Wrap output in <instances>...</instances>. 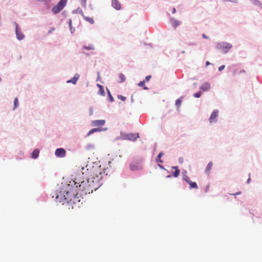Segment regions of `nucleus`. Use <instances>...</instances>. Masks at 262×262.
I'll list each match as a JSON object with an SVG mask.
<instances>
[{
    "label": "nucleus",
    "mask_w": 262,
    "mask_h": 262,
    "mask_svg": "<svg viewBox=\"0 0 262 262\" xmlns=\"http://www.w3.org/2000/svg\"><path fill=\"white\" fill-rule=\"evenodd\" d=\"M79 185V190H83L85 189V186L86 183L84 181L81 182L77 181L70 182V184H64L62 185L56 192V196H66V195H73L74 196H78L79 193L77 192L78 189V185Z\"/></svg>",
    "instance_id": "nucleus-1"
},
{
    "label": "nucleus",
    "mask_w": 262,
    "mask_h": 262,
    "mask_svg": "<svg viewBox=\"0 0 262 262\" xmlns=\"http://www.w3.org/2000/svg\"><path fill=\"white\" fill-rule=\"evenodd\" d=\"M232 47L231 44L225 42L219 43L216 46V49L221 50L224 53H227Z\"/></svg>",
    "instance_id": "nucleus-2"
},
{
    "label": "nucleus",
    "mask_w": 262,
    "mask_h": 262,
    "mask_svg": "<svg viewBox=\"0 0 262 262\" xmlns=\"http://www.w3.org/2000/svg\"><path fill=\"white\" fill-rule=\"evenodd\" d=\"M67 1L68 0H60L57 5L53 7L52 12L54 14L59 13L65 7Z\"/></svg>",
    "instance_id": "nucleus-3"
},
{
    "label": "nucleus",
    "mask_w": 262,
    "mask_h": 262,
    "mask_svg": "<svg viewBox=\"0 0 262 262\" xmlns=\"http://www.w3.org/2000/svg\"><path fill=\"white\" fill-rule=\"evenodd\" d=\"M139 137V134H125L121 133V138L123 140L135 141Z\"/></svg>",
    "instance_id": "nucleus-4"
},
{
    "label": "nucleus",
    "mask_w": 262,
    "mask_h": 262,
    "mask_svg": "<svg viewBox=\"0 0 262 262\" xmlns=\"http://www.w3.org/2000/svg\"><path fill=\"white\" fill-rule=\"evenodd\" d=\"M101 173H100V176H96V177H94L93 176V177L92 178H89L87 180V182L88 183H90L89 185H91V182L92 183H94L95 182H98L99 184H98V185L99 186H100L101 184H100V179L102 178V177H101Z\"/></svg>",
    "instance_id": "nucleus-5"
},
{
    "label": "nucleus",
    "mask_w": 262,
    "mask_h": 262,
    "mask_svg": "<svg viewBox=\"0 0 262 262\" xmlns=\"http://www.w3.org/2000/svg\"><path fill=\"white\" fill-rule=\"evenodd\" d=\"M14 24L15 26V33L17 38L18 40L23 39L25 37L24 35L21 32L20 28L18 27V24L16 22H14Z\"/></svg>",
    "instance_id": "nucleus-6"
},
{
    "label": "nucleus",
    "mask_w": 262,
    "mask_h": 262,
    "mask_svg": "<svg viewBox=\"0 0 262 262\" xmlns=\"http://www.w3.org/2000/svg\"><path fill=\"white\" fill-rule=\"evenodd\" d=\"M66 154V150L62 148L56 149L55 155L57 157L63 158L65 157Z\"/></svg>",
    "instance_id": "nucleus-7"
},
{
    "label": "nucleus",
    "mask_w": 262,
    "mask_h": 262,
    "mask_svg": "<svg viewBox=\"0 0 262 262\" xmlns=\"http://www.w3.org/2000/svg\"><path fill=\"white\" fill-rule=\"evenodd\" d=\"M105 121L104 120H96L92 122V125L93 126H101L105 124Z\"/></svg>",
    "instance_id": "nucleus-8"
},
{
    "label": "nucleus",
    "mask_w": 262,
    "mask_h": 262,
    "mask_svg": "<svg viewBox=\"0 0 262 262\" xmlns=\"http://www.w3.org/2000/svg\"><path fill=\"white\" fill-rule=\"evenodd\" d=\"M218 116V111L217 110H214L212 113L210 118L209 121L210 123L216 122V118Z\"/></svg>",
    "instance_id": "nucleus-9"
},
{
    "label": "nucleus",
    "mask_w": 262,
    "mask_h": 262,
    "mask_svg": "<svg viewBox=\"0 0 262 262\" xmlns=\"http://www.w3.org/2000/svg\"><path fill=\"white\" fill-rule=\"evenodd\" d=\"M112 5L116 10H119L121 9V6L118 0H112Z\"/></svg>",
    "instance_id": "nucleus-10"
},
{
    "label": "nucleus",
    "mask_w": 262,
    "mask_h": 262,
    "mask_svg": "<svg viewBox=\"0 0 262 262\" xmlns=\"http://www.w3.org/2000/svg\"><path fill=\"white\" fill-rule=\"evenodd\" d=\"M107 129V128H93L91 130H90L88 134H87V136H90L91 135H92V134H93L95 132H101V131H105V130H106Z\"/></svg>",
    "instance_id": "nucleus-11"
},
{
    "label": "nucleus",
    "mask_w": 262,
    "mask_h": 262,
    "mask_svg": "<svg viewBox=\"0 0 262 262\" xmlns=\"http://www.w3.org/2000/svg\"><path fill=\"white\" fill-rule=\"evenodd\" d=\"M79 75L78 74H76L74 77H73L71 79L67 81L68 83H72L74 84H76L77 81L79 78Z\"/></svg>",
    "instance_id": "nucleus-12"
},
{
    "label": "nucleus",
    "mask_w": 262,
    "mask_h": 262,
    "mask_svg": "<svg viewBox=\"0 0 262 262\" xmlns=\"http://www.w3.org/2000/svg\"><path fill=\"white\" fill-rule=\"evenodd\" d=\"M39 150L37 148L35 149L32 153L31 158L33 159H37L39 156Z\"/></svg>",
    "instance_id": "nucleus-13"
},
{
    "label": "nucleus",
    "mask_w": 262,
    "mask_h": 262,
    "mask_svg": "<svg viewBox=\"0 0 262 262\" xmlns=\"http://www.w3.org/2000/svg\"><path fill=\"white\" fill-rule=\"evenodd\" d=\"M210 86L209 83L206 82L204 84H203L201 87L200 89L203 90L204 91H207L209 89Z\"/></svg>",
    "instance_id": "nucleus-14"
},
{
    "label": "nucleus",
    "mask_w": 262,
    "mask_h": 262,
    "mask_svg": "<svg viewBox=\"0 0 262 262\" xmlns=\"http://www.w3.org/2000/svg\"><path fill=\"white\" fill-rule=\"evenodd\" d=\"M171 24L173 26V27L176 28L177 27H178L180 25V23L178 20L175 19L173 18H170Z\"/></svg>",
    "instance_id": "nucleus-15"
},
{
    "label": "nucleus",
    "mask_w": 262,
    "mask_h": 262,
    "mask_svg": "<svg viewBox=\"0 0 262 262\" xmlns=\"http://www.w3.org/2000/svg\"><path fill=\"white\" fill-rule=\"evenodd\" d=\"M56 202L62 203V204H64V203L65 202H68L67 198H58V197H57V198H56Z\"/></svg>",
    "instance_id": "nucleus-16"
},
{
    "label": "nucleus",
    "mask_w": 262,
    "mask_h": 262,
    "mask_svg": "<svg viewBox=\"0 0 262 262\" xmlns=\"http://www.w3.org/2000/svg\"><path fill=\"white\" fill-rule=\"evenodd\" d=\"M164 155V153L161 151V152H160L159 154V155H158V156L156 158V161L158 163H163V161L162 160H161V158Z\"/></svg>",
    "instance_id": "nucleus-17"
},
{
    "label": "nucleus",
    "mask_w": 262,
    "mask_h": 262,
    "mask_svg": "<svg viewBox=\"0 0 262 262\" xmlns=\"http://www.w3.org/2000/svg\"><path fill=\"white\" fill-rule=\"evenodd\" d=\"M172 168L175 169V171L173 172V176L177 178L180 174V170L178 169V167L173 166Z\"/></svg>",
    "instance_id": "nucleus-18"
},
{
    "label": "nucleus",
    "mask_w": 262,
    "mask_h": 262,
    "mask_svg": "<svg viewBox=\"0 0 262 262\" xmlns=\"http://www.w3.org/2000/svg\"><path fill=\"white\" fill-rule=\"evenodd\" d=\"M130 168L131 170L134 171L139 169V165L134 163H131L130 165Z\"/></svg>",
    "instance_id": "nucleus-19"
},
{
    "label": "nucleus",
    "mask_w": 262,
    "mask_h": 262,
    "mask_svg": "<svg viewBox=\"0 0 262 262\" xmlns=\"http://www.w3.org/2000/svg\"><path fill=\"white\" fill-rule=\"evenodd\" d=\"M83 49L87 50H94L95 48L93 45H89L88 46H84Z\"/></svg>",
    "instance_id": "nucleus-20"
},
{
    "label": "nucleus",
    "mask_w": 262,
    "mask_h": 262,
    "mask_svg": "<svg viewBox=\"0 0 262 262\" xmlns=\"http://www.w3.org/2000/svg\"><path fill=\"white\" fill-rule=\"evenodd\" d=\"M107 95H108V99H109L110 101L111 102H114V99L113 97L112 96V95H111L110 91L107 89Z\"/></svg>",
    "instance_id": "nucleus-21"
},
{
    "label": "nucleus",
    "mask_w": 262,
    "mask_h": 262,
    "mask_svg": "<svg viewBox=\"0 0 262 262\" xmlns=\"http://www.w3.org/2000/svg\"><path fill=\"white\" fill-rule=\"evenodd\" d=\"M83 17L86 21L89 22L91 24H93L94 23V21L92 18L87 16H83Z\"/></svg>",
    "instance_id": "nucleus-22"
},
{
    "label": "nucleus",
    "mask_w": 262,
    "mask_h": 262,
    "mask_svg": "<svg viewBox=\"0 0 262 262\" xmlns=\"http://www.w3.org/2000/svg\"><path fill=\"white\" fill-rule=\"evenodd\" d=\"M182 98V97H181V98L178 99L176 100V106L178 107V108H179L181 104V103H182V100H181V98Z\"/></svg>",
    "instance_id": "nucleus-23"
},
{
    "label": "nucleus",
    "mask_w": 262,
    "mask_h": 262,
    "mask_svg": "<svg viewBox=\"0 0 262 262\" xmlns=\"http://www.w3.org/2000/svg\"><path fill=\"white\" fill-rule=\"evenodd\" d=\"M98 93L99 94H100V95H101V96H104L105 95V92H104V90L103 86H101L100 88V89L98 90Z\"/></svg>",
    "instance_id": "nucleus-24"
},
{
    "label": "nucleus",
    "mask_w": 262,
    "mask_h": 262,
    "mask_svg": "<svg viewBox=\"0 0 262 262\" xmlns=\"http://www.w3.org/2000/svg\"><path fill=\"white\" fill-rule=\"evenodd\" d=\"M212 165H213V163L212 162H209V163L208 164L207 167H206V172L210 171V170L212 168Z\"/></svg>",
    "instance_id": "nucleus-25"
},
{
    "label": "nucleus",
    "mask_w": 262,
    "mask_h": 262,
    "mask_svg": "<svg viewBox=\"0 0 262 262\" xmlns=\"http://www.w3.org/2000/svg\"><path fill=\"white\" fill-rule=\"evenodd\" d=\"M119 77L120 79V82H123L125 80V77L122 73H120Z\"/></svg>",
    "instance_id": "nucleus-26"
},
{
    "label": "nucleus",
    "mask_w": 262,
    "mask_h": 262,
    "mask_svg": "<svg viewBox=\"0 0 262 262\" xmlns=\"http://www.w3.org/2000/svg\"><path fill=\"white\" fill-rule=\"evenodd\" d=\"M251 1H252V3L255 5L258 6H260L262 5L260 2L258 0H251Z\"/></svg>",
    "instance_id": "nucleus-27"
},
{
    "label": "nucleus",
    "mask_w": 262,
    "mask_h": 262,
    "mask_svg": "<svg viewBox=\"0 0 262 262\" xmlns=\"http://www.w3.org/2000/svg\"><path fill=\"white\" fill-rule=\"evenodd\" d=\"M190 186V188H198V186L196 183L192 182L191 181H190V183L189 184Z\"/></svg>",
    "instance_id": "nucleus-28"
},
{
    "label": "nucleus",
    "mask_w": 262,
    "mask_h": 262,
    "mask_svg": "<svg viewBox=\"0 0 262 262\" xmlns=\"http://www.w3.org/2000/svg\"><path fill=\"white\" fill-rule=\"evenodd\" d=\"M144 85H145V81H140L138 83V85L139 86H143V89H144V90H148V88L146 86H145Z\"/></svg>",
    "instance_id": "nucleus-29"
},
{
    "label": "nucleus",
    "mask_w": 262,
    "mask_h": 262,
    "mask_svg": "<svg viewBox=\"0 0 262 262\" xmlns=\"http://www.w3.org/2000/svg\"><path fill=\"white\" fill-rule=\"evenodd\" d=\"M14 109H15L18 105V100L17 98H15L14 99Z\"/></svg>",
    "instance_id": "nucleus-30"
},
{
    "label": "nucleus",
    "mask_w": 262,
    "mask_h": 262,
    "mask_svg": "<svg viewBox=\"0 0 262 262\" xmlns=\"http://www.w3.org/2000/svg\"><path fill=\"white\" fill-rule=\"evenodd\" d=\"M202 94V92H198L197 93H195L193 94V96L196 98H199L201 97V95Z\"/></svg>",
    "instance_id": "nucleus-31"
},
{
    "label": "nucleus",
    "mask_w": 262,
    "mask_h": 262,
    "mask_svg": "<svg viewBox=\"0 0 262 262\" xmlns=\"http://www.w3.org/2000/svg\"><path fill=\"white\" fill-rule=\"evenodd\" d=\"M184 180L185 181H186L188 184H189L190 183V181H191L189 179V178L186 175H184V178H183Z\"/></svg>",
    "instance_id": "nucleus-32"
},
{
    "label": "nucleus",
    "mask_w": 262,
    "mask_h": 262,
    "mask_svg": "<svg viewBox=\"0 0 262 262\" xmlns=\"http://www.w3.org/2000/svg\"><path fill=\"white\" fill-rule=\"evenodd\" d=\"M81 5L83 7H85L86 0H80Z\"/></svg>",
    "instance_id": "nucleus-33"
},
{
    "label": "nucleus",
    "mask_w": 262,
    "mask_h": 262,
    "mask_svg": "<svg viewBox=\"0 0 262 262\" xmlns=\"http://www.w3.org/2000/svg\"><path fill=\"white\" fill-rule=\"evenodd\" d=\"M118 99H121L122 101H125L126 100V97L122 95H118Z\"/></svg>",
    "instance_id": "nucleus-34"
},
{
    "label": "nucleus",
    "mask_w": 262,
    "mask_h": 262,
    "mask_svg": "<svg viewBox=\"0 0 262 262\" xmlns=\"http://www.w3.org/2000/svg\"><path fill=\"white\" fill-rule=\"evenodd\" d=\"M224 2H230L233 3H236L237 2L236 0H223Z\"/></svg>",
    "instance_id": "nucleus-35"
},
{
    "label": "nucleus",
    "mask_w": 262,
    "mask_h": 262,
    "mask_svg": "<svg viewBox=\"0 0 262 262\" xmlns=\"http://www.w3.org/2000/svg\"><path fill=\"white\" fill-rule=\"evenodd\" d=\"M89 112H90V115H92L93 114V110L92 107L89 108Z\"/></svg>",
    "instance_id": "nucleus-36"
},
{
    "label": "nucleus",
    "mask_w": 262,
    "mask_h": 262,
    "mask_svg": "<svg viewBox=\"0 0 262 262\" xmlns=\"http://www.w3.org/2000/svg\"><path fill=\"white\" fill-rule=\"evenodd\" d=\"M225 68V66L224 65H223L222 66H220L219 68V70L220 71H222L223 70H224Z\"/></svg>",
    "instance_id": "nucleus-37"
},
{
    "label": "nucleus",
    "mask_w": 262,
    "mask_h": 262,
    "mask_svg": "<svg viewBox=\"0 0 262 262\" xmlns=\"http://www.w3.org/2000/svg\"><path fill=\"white\" fill-rule=\"evenodd\" d=\"M94 147V145H92V144H88L87 146H86V148L88 149H89L90 148H93Z\"/></svg>",
    "instance_id": "nucleus-38"
},
{
    "label": "nucleus",
    "mask_w": 262,
    "mask_h": 262,
    "mask_svg": "<svg viewBox=\"0 0 262 262\" xmlns=\"http://www.w3.org/2000/svg\"><path fill=\"white\" fill-rule=\"evenodd\" d=\"M241 193V191H237V192H236L235 193H230V195H236L240 194Z\"/></svg>",
    "instance_id": "nucleus-39"
},
{
    "label": "nucleus",
    "mask_w": 262,
    "mask_h": 262,
    "mask_svg": "<svg viewBox=\"0 0 262 262\" xmlns=\"http://www.w3.org/2000/svg\"><path fill=\"white\" fill-rule=\"evenodd\" d=\"M68 24H69V26L70 28L71 27H72V20L71 19H69Z\"/></svg>",
    "instance_id": "nucleus-40"
},
{
    "label": "nucleus",
    "mask_w": 262,
    "mask_h": 262,
    "mask_svg": "<svg viewBox=\"0 0 262 262\" xmlns=\"http://www.w3.org/2000/svg\"><path fill=\"white\" fill-rule=\"evenodd\" d=\"M151 78V76L149 75V76H147L146 77H145V80L146 81H148L149 80V79H150Z\"/></svg>",
    "instance_id": "nucleus-41"
},
{
    "label": "nucleus",
    "mask_w": 262,
    "mask_h": 262,
    "mask_svg": "<svg viewBox=\"0 0 262 262\" xmlns=\"http://www.w3.org/2000/svg\"><path fill=\"white\" fill-rule=\"evenodd\" d=\"M202 37L204 38H205V39H208L209 38V37L207 35H206L205 34H203Z\"/></svg>",
    "instance_id": "nucleus-42"
},
{
    "label": "nucleus",
    "mask_w": 262,
    "mask_h": 262,
    "mask_svg": "<svg viewBox=\"0 0 262 262\" xmlns=\"http://www.w3.org/2000/svg\"><path fill=\"white\" fill-rule=\"evenodd\" d=\"M179 162H180V163H183V158H180L179 159Z\"/></svg>",
    "instance_id": "nucleus-43"
},
{
    "label": "nucleus",
    "mask_w": 262,
    "mask_h": 262,
    "mask_svg": "<svg viewBox=\"0 0 262 262\" xmlns=\"http://www.w3.org/2000/svg\"><path fill=\"white\" fill-rule=\"evenodd\" d=\"M54 29H54V28H51V29H50V31H49V33H51L53 31H54Z\"/></svg>",
    "instance_id": "nucleus-44"
},
{
    "label": "nucleus",
    "mask_w": 262,
    "mask_h": 262,
    "mask_svg": "<svg viewBox=\"0 0 262 262\" xmlns=\"http://www.w3.org/2000/svg\"><path fill=\"white\" fill-rule=\"evenodd\" d=\"M176 12V9H175L174 8H173L172 9V13L173 14H174V13H175Z\"/></svg>",
    "instance_id": "nucleus-45"
},
{
    "label": "nucleus",
    "mask_w": 262,
    "mask_h": 262,
    "mask_svg": "<svg viewBox=\"0 0 262 262\" xmlns=\"http://www.w3.org/2000/svg\"><path fill=\"white\" fill-rule=\"evenodd\" d=\"M70 29L71 33H73V32L75 31V29H73L72 27H71Z\"/></svg>",
    "instance_id": "nucleus-46"
},
{
    "label": "nucleus",
    "mask_w": 262,
    "mask_h": 262,
    "mask_svg": "<svg viewBox=\"0 0 262 262\" xmlns=\"http://www.w3.org/2000/svg\"><path fill=\"white\" fill-rule=\"evenodd\" d=\"M159 167H160L161 169H164V167H163V166L162 165H159Z\"/></svg>",
    "instance_id": "nucleus-47"
},
{
    "label": "nucleus",
    "mask_w": 262,
    "mask_h": 262,
    "mask_svg": "<svg viewBox=\"0 0 262 262\" xmlns=\"http://www.w3.org/2000/svg\"><path fill=\"white\" fill-rule=\"evenodd\" d=\"M250 181H251V179H250V178H249L247 180V183H250Z\"/></svg>",
    "instance_id": "nucleus-48"
},
{
    "label": "nucleus",
    "mask_w": 262,
    "mask_h": 262,
    "mask_svg": "<svg viewBox=\"0 0 262 262\" xmlns=\"http://www.w3.org/2000/svg\"><path fill=\"white\" fill-rule=\"evenodd\" d=\"M210 64V62H209V61H206V66H208V65H209Z\"/></svg>",
    "instance_id": "nucleus-49"
},
{
    "label": "nucleus",
    "mask_w": 262,
    "mask_h": 262,
    "mask_svg": "<svg viewBox=\"0 0 262 262\" xmlns=\"http://www.w3.org/2000/svg\"><path fill=\"white\" fill-rule=\"evenodd\" d=\"M97 86H98V87L99 88V89H100V88L101 86H103L102 85H100V84H97Z\"/></svg>",
    "instance_id": "nucleus-50"
},
{
    "label": "nucleus",
    "mask_w": 262,
    "mask_h": 262,
    "mask_svg": "<svg viewBox=\"0 0 262 262\" xmlns=\"http://www.w3.org/2000/svg\"><path fill=\"white\" fill-rule=\"evenodd\" d=\"M38 1H40V2H43L45 1V0H38Z\"/></svg>",
    "instance_id": "nucleus-51"
},
{
    "label": "nucleus",
    "mask_w": 262,
    "mask_h": 262,
    "mask_svg": "<svg viewBox=\"0 0 262 262\" xmlns=\"http://www.w3.org/2000/svg\"><path fill=\"white\" fill-rule=\"evenodd\" d=\"M182 53H185V52H184V51H182Z\"/></svg>",
    "instance_id": "nucleus-52"
},
{
    "label": "nucleus",
    "mask_w": 262,
    "mask_h": 262,
    "mask_svg": "<svg viewBox=\"0 0 262 262\" xmlns=\"http://www.w3.org/2000/svg\"><path fill=\"white\" fill-rule=\"evenodd\" d=\"M1 80H2V79H1V78L0 77V81H1Z\"/></svg>",
    "instance_id": "nucleus-53"
}]
</instances>
